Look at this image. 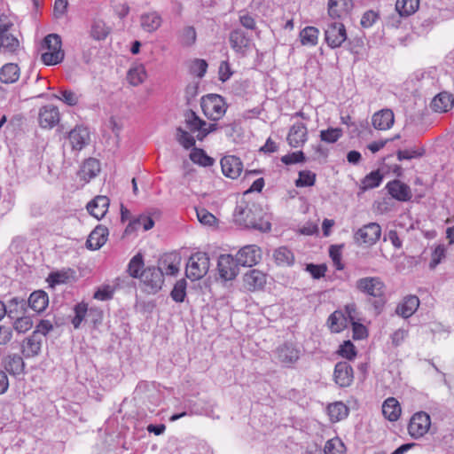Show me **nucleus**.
Listing matches in <instances>:
<instances>
[{"label": "nucleus", "mask_w": 454, "mask_h": 454, "mask_svg": "<svg viewBox=\"0 0 454 454\" xmlns=\"http://www.w3.org/2000/svg\"><path fill=\"white\" fill-rule=\"evenodd\" d=\"M233 217L235 223L244 228L268 231L271 227L264 218L262 207L255 203L241 201L236 206Z\"/></svg>", "instance_id": "nucleus-1"}, {"label": "nucleus", "mask_w": 454, "mask_h": 454, "mask_svg": "<svg viewBox=\"0 0 454 454\" xmlns=\"http://www.w3.org/2000/svg\"><path fill=\"white\" fill-rule=\"evenodd\" d=\"M356 288L376 300L372 302L375 309L380 313L385 303V291L386 286L384 282L379 277H364L356 280Z\"/></svg>", "instance_id": "nucleus-2"}, {"label": "nucleus", "mask_w": 454, "mask_h": 454, "mask_svg": "<svg viewBox=\"0 0 454 454\" xmlns=\"http://www.w3.org/2000/svg\"><path fill=\"white\" fill-rule=\"evenodd\" d=\"M61 38L57 34H50L43 39V48L47 51L42 54V60L45 65L51 66L60 63L64 59Z\"/></svg>", "instance_id": "nucleus-3"}, {"label": "nucleus", "mask_w": 454, "mask_h": 454, "mask_svg": "<svg viewBox=\"0 0 454 454\" xmlns=\"http://www.w3.org/2000/svg\"><path fill=\"white\" fill-rule=\"evenodd\" d=\"M209 267L208 254L204 252H197L189 258L186 264V277L192 281L199 280L207 273Z\"/></svg>", "instance_id": "nucleus-4"}, {"label": "nucleus", "mask_w": 454, "mask_h": 454, "mask_svg": "<svg viewBox=\"0 0 454 454\" xmlns=\"http://www.w3.org/2000/svg\"><path fill=\"white\" fill-rule=\"evenodd\" d=\"M201 108L204 114L210 120H220L226 112V103L217 94H208L201 98Z\"/></svg>", "instance_id": "nucleus-5"}, {"label": "nucleus", "mask_w": 454, "mask_h": 454, "mask_svg": "<svg viewBox=\"0 0 454 454\" xmlns=\"http://www.w3.org/2000/svg\"><path fill=\"white\" fill-rule=\"evenodd\" d=\"M140 279L146 293L156 294L161 289L164 283L162 269L148 267L141 272Z\"/></svg>", "instance_id": "nucleus-6"}, {"label": "nucleus", "mask_w": 454, "mask_h": 454, "mask_svg": "<svg viewBox=\"0 0 454 454\" xmlns=\"http://www.w3.org/2000/svg\"><path fill=\"white\" fill-rule=\"evenodd\" d=\"M431 427V418L426 411L415 412L408 424V433L415 440L423 437Z\"/></svg>", "instance_id": "nucleus-7"}, {"label": "nucleus", "mask_w": 454, "mask_h": 454, "mask_svg": "<svg viewBox=\"0 0 454 454\" xmlns=\"http://www.w3.org/2000/svg\"><path fill=\"white\" fill-rule=\"evenodd\" d=\"M239 266L237 259L231 254H221L218 258L219 276L224 281L232 280L238 276Z\"/></svg>", "instance_id": "nucleus-8"}, {"label": "nucleus", "mask_w": 454, "mask_h": 454, "mask_svg": "<svg viewBox=\"0 0 454 454\" xmlns=\"http://www.w3.org/2000/svg\"><path fill=\"white\" fill-rule=\"evenodd\" d=\"M326 43L331 48L340 47L347 39L345 26L338 21H332L325 30Z\"/></svg>", "instance_id": "nucleus-9"}, {"label": "nucleus", "mask_w": 454, "mask_h": 454, "mask_svg": "<svg viewBox=\"0 0 454 454\" xmlns=\"http://www.w3.org/2000/svg\"><path fill=\"white\" fill-rule=\"evenodd\" d=\"M381 227L377 223L364 225L355 233V239L360 244L374 245L380 238Z\"/></svg>", "instance_id": "nucleus-10"}, {"label": "nucleus", "mask_w": 454, "mask_h": 454, "mask_svg": "<svg viewBox=\"0 0 454 454\" xmlns=\"http://www.w3.org/2000/svg\"><path fill=\"white\" fill-rule=\"evenodd\" d=\"M235 258L240 266L252 267L262 259V251L255 245H247L238 251Z\"/></svg>", "instance_id": "nucleus-11"}, {"label": "nucleus", "mask_w": 454, "mask_h": 454, "mask_svg": "<svg viewBox=\"0 0 454 454\" xmlns=\"http://www.w3.org/2000/svg\"><path fill=\"white\" fill-rule=\"evenodd\" d=\"M231 49L239 56L245 57L250 50L251 40L244 31L239 28L233 29L229 35Z\"/></svg>", "instance_id": "nucleus-12"}, {"label": "nucleus", "mask_w": 454, "mask_h": 454, "mask_svg": "<svg viewBox=\"0 0 454 454\" xmlns=\"http://www.w3.org/2000/svg\"><path fill=\"white\" fill-rule=\"evenodd\" d=\"M243 286L249 292L262 290L267 282V276L264 272L253 269L247 271L243 277Z\"/></svg>", "instance_id": "nucleus-13"}, {"label": "nucleus", "mask_w": 454, "mask_h": 454, "mask_svg": "<svg viewBox=\"0 0 454 454\" xmlns=\"http://www.w3.org/2000/svg\"><path fill=\"white\" fill-rule=\"evenodd\" d=\"M39 124L43 129H52L60 120L59 111L53 105L43 106L39 112Z\"/></svg>", "instance_id": "nucleus-14"}, {"label": "nucleus", "mask_w": 454, "mask_h": 454, "mask_svg": "<svg viewBox=\"0 0 454 454\" xmlns=\"http://www.w3.org/2000/svg\"><path fill=\"white\" fill-rule=\"evenodd\" d=\"M275 355L279 363L290 366L299 359L300 350L291 343H285L276 349Z\"/></svg>", "instance_id": "nucleus-15"}, {"label": "nucleus", "mask_w": 454, "mask_h": 454, "mask_svg": "<svg viewBox=\"0 0 454 454\" xmlns=\"http://www.w3.org/2000/svg\"><path fill=\"white\" fill-rule=\"evenodd\" d=\"M12 26V22L0 24V49L3 48L9 52H14L20 47L19 40L9 33Z\"/></svg>", "instance_id": "nucleus-16"}, {"label": "nucleus", "mask_w": 454, "mask_h": 454, "mask_svg": "<svg viewBox=\"0 0 454 454\" xmlns=\"http://www.w3.org/2000/svg\"><path fill=\"white\" fill-rule=\"evenodd\" d=\"M221 168L225 176L235 179L241 174L243 164L239 158L234 155H227L222 158Z\"/></svg>", "instance_id": "nucleus-17"}, {"label": "nucleus", "mask_w": 454, "mask_h": 454, "mask_svg": "<svg viewBox=\"0 0 454 454\" xmlns=\"http://www.w3.org/2000/svg\"><path fill=\"white\" fill-rule=\"evenodd\" d=\"M333 376L340 387H348L353 381V369L348 362H339L335 364Z\"/></svg>", "instance_id": "nucleus-18"}, {"label": "nucleus", "mask_w": 454, "mask_h": 454, "mask_svg": "<svg viewBox=\"0 0 454 454\" xmlns=\"http://www.w3.org/2000/svg\"><path fill=\"white\" fill-rule=\"evenodd\" d=\"M386 189L394 199L399 201H408L412 197L410 186L397 179L388 182Z\"/></svg>", "instance_id": "nucleus-19"}, {"label": "nucleus", "mask_w": 454, "mask_h": 454, "mask_svg": "<svg viewBox=\"0 0 454 454\" xmlns=\"http://www.w3.org/2000/svg\"><path fill=\"white\" fill-rule=\"evenodd\" d=\"M308 138V130L305 124L294 123L289 129L287 141L290 146L297 148L302 146Z\"/></svg>", "instance_id": "nucleus-20"}, {"label": "nucleus", "mask_w": 454, "mask_h": 454, "mask_svg": "<svg viewBox=\"0 0 454 454\" xmlns=\"http://www.w3.org/2000/svg\"><path fill=\"white\" fill-rule=\"evenodd\" d=\"M68 139L73 150L81 151L90 141V132L83 126H76L69 132Z\"/></svg>", "instance_id": "nucleus-21"}, {"label": "nucleus", "mask_w": 454, "mask_h": 454, "mask_svg": "<svg viewBox=\"0 0 454 454\" xmlns=\"http://www.w3.org/2000/svg\"><path fill=\"white\" fill-rule=\"evenodd\" d=\"M108 229L103 225H98L89 235L86 241V247L90 250H98L107 240Z\"/></svg>", "instance_id": "nucleus-22"}, {"label": "nucleus", "mask_w": 454, "mask_h": 454, "mask_svg": "<svg viewBox=\"0 0 454 454\" xmlns=\"http://www.w3.org/2000/svg\"><path fill=\"white\" fill-rule=\"evenodd\" d=\"M419 306V298L415 295H408L398 303L395 308V313L403 318H408L417 311Z\"/></svg>", "instance_id": "nucleus-23"}, {"label": "nucleus", "mask_w": 454, "mask_h": 454, "mask_svg": "<svg viewBox=\"0 0 454 454\" xmlns=\"http://www.w3.org/2000/svg\"><path fill=\"white\" fill-rule=\"evenodd\" d=\"M110 200L106 196L98 195L87 205L89 213L97 219L103 218L109 207Z\"/></svg>", "instance_id": "nucleus-24"}, {"label": "nucleus", "mask_w": 454, "mask_h": 454, "mask_svg": "<svg viewBox=\"0 0 454 454\" xmlns=\"http://www.w3.org/2000/svg\"><path fill=\"white\" fill-rule=\"evenodd\" d=\"M395 121L394 113L390 109H382L372 115V122L375 129L386 130L390 129Z\"/></svg>", "instance_id": "nucleus-25"}, {"label": "nucleus", "mask_w": 454, "mask_h": 454, "mask_svg": "<svg viewBox=\"0 0 454 454\" xmlns=\"http://www.w3.org/2000/svg\"><path fill=\"white\" fill-rule=\"evenodd\" d=\"M42 337L37 333H33L27 338L22 345V353L26 357L36 356L41 351Z\"/></svg>", "instance_id": "nucleus-26"}, {"label": "nucleus", "mask_w": 454, "mask_h": 454, "mask_svg": "<svg viewBox=\"0 0 454 454\" xmlns=\"http://www.w3.org/2000/svg\"><path fill=\"white\" fill-rule=\"evenodd\" d=\"M454 105V96L448 92H441L435 96L431 103L435 112L445 113L450 110Z\"/></svg>", "instance_id": "nucleus-27"}, {"label": "nucleus", "mask_w": 454, "mask_h": 454, "mask_svg": "<svg viewBox=\"0 0 454 454\" xmlns=\"http://www.w3.org/2000/svg\"><path fill=\"white\" fill-rule=\"evenodd\" d=\"M162 19L157 12H150L141 15L140 24L142 28L148 32L153 33L161 26Z\"/></svg>", "instance_id": "nucleus-28"}, {"label": "nucleus", "mask_w": 454, "mask_h": 454, "mask_svg": "<svg viewBox=\"0 0 454 454\" xmlns=\"http://www.w3.org/2000/svg\"><path fill=\"white\" fill-rule=\"evenodd\" d=\"M401 412V405L394 397H388L382 404V413L389 421H396L400 418Z\"/></svg>", "instance_id": "nucleus-29"}, {"label": "nucleus", "mask_w": 454, "mask_h": 454, "mask_svg": "<svg viewBox=\"0 0 454 454\" xmlns=\"http://www.w3.org/2000/svg\"><path fill=\"white\" fill-rule=\"evenodd\" d=\"M7 308L6 314L10 318H15L20 315L27 313V303L23 298L13 297L5 305Z\"/></svg>", "instance_id": "nucleus-30"}, {"label": "nucleus", "mask_w": 454, "mask_h": 454, "mask_svg": "<svg viewBox=\"0 0 454 454\" xmlns=\"http://www.w3.org/2000/svg\"><path fill=\"white\" fill-rule=\"evenodd\" d=\"M4 367L10 374L19 375L23 372L25 363L20 356L9 355L4 359Z\"/></svg>", "instance_id": "nucleus-31"}, {"label": "nucleus", "mask_w": 454, "mask_h": 454, "mask_svg": "<svg viewBox=\"0 0 454 454\" xmlns=\"http://www.w3.org/2000/svg\"><path fill=\"white\" fill-rule=\"evenodd\" d=\"M27 307L39 313L45 309L48 305V295L43 291H36L30 294L27 301Z\"/></svg>", "instance_id": "nucleus-32"}, {"label": "nucleus", "mask_w": 454, "mask_h": 454, "mask_svg": "<svg viewBox=\"0 0 454 454\" xmlns=\"http://www.w3.org/2000/svg\"><path fill=\"white\" fill-rule=\"evenodd\" d=\"M20 70L17 64L8 63L0 70V81L4 83H13L18 81Z\"/></svg>", "instance_id": "nucleus-33"}, {"label": "nucleus", "mask_w": 454, "mask_h": 454, "mask_svg": "<svg viewBox=\"0 0 454 454\" xmlns=\"http://www.w3.org/2000/svg\"><path fill=\"white\" fill-rule=\"evenodd\" d=\"M110 27L103 20L94 19L92 20L90 34L93 39L97 41L105 40L110 34Z\"/></svg>", "instance_id": "nucleus-34"}, {"label": "nucleus", "mask_w": 454, "mask_h": 454, "mask_svg": "<svg viewBox=\"0 0 454 454\" xmlns=\"http://www.w3.org/2000/svg\"><path fill=\"white\" fill-rule=\"evenodd\" d=\"M328 325L332 332L340 333L347 328L348 324L342 310H335L328 318Z\"/></svg>", "instance_id": "nucleus-35"}, {"label": "nucleus", "mask_w": 454, "mask_h": 454, "mask_svg": "<svg viewBox=\"0 0 454 454\" xmlns=\"http://www.w3.org/2000/svg\"><path fill=\"white\" fill-rule=\"evenodd\" d=\"M328 415L331 421H340L348 415V408L341 402L331 403L327 407Z\"/></svg>", "instance_id": "nucleus-36"}, {"label": "nucleus", "mask_w": 454, "mask_h": 454, "mask_svg": "<svg viewBox=\"0 0 454 454\" xmlns=\"http://www.w3.org/2000/svg\"><path fill=\"white\" fill-rule=\"evenodd\" d=\"M185 124L186 127L192 131H198V134L202 135V130L207 126V122L201 120L193 111L190 110L185 113Z\"/></svg>", "instance_id": "nucleus-37"}, {"label": "nucleus", "mask_w": 454, "mask_h": 454, "mask_svg": "<svg viewBox=\"0 0 454 454\" xmlns=\"http://www.w3.org/2000/svg\"><path fill=\"white\" fill-rule=\"evenodd\" d=\"M319 30L315 27H306L300 32V39L302 45L315 46L317 43Z\"/></svg>", "instance_id": "nucleus-38"}, {"label": "nucleus", "mask_w": 454, "mask_h": 454, "mask_svg": "<svg viewBox=\"0 0 454 454\" xmlns=\"http://www.w3.org/2000/svg\"><path fill=\"white\" fill-rule=\"evenodd\" d=\"M419 6V0H397L395 10L401 16H410L413 14Z\"/></svg>", "instance_id": "nucleus-39"}, {"label": "nucleus", "mask_w": 454, "mask_h": 454, "mask_svg": "<svg viewBox=\"0 0 454 454\" xmlns=\"http://www.w3.org/2000/svg\"><path fill=\"white\" fill-rule=\"evenodd\" d=\"M81 171L84 179H92L100 172V163L98 160L90 158L84 161Z\"/></svg>", "instance_id": "nucleus-40"}, {"label": "nucleus", "mask_w": 454, "mask_h": 454, "mask_svg": "<svg viewBox=\"0 0 454 454\" xmlns=\"http://www.w3.org/2000/svg\"><path fill=\"white\" fill-rule=\"evenodd\" d=\"M181 258L176 254H171L166 255L162 261L161 264L164 268L166 274L168 275H175L179 270Z\"/></svg>", "instance_id": "nucleus-41"}, {"label": "nucleus", "mask_w": 454, "mask_h": 454, "mask_svg": "<svg viewBox=\"0 0 454 454\" xmlns=\"http://www.w3.org/2000/svg\"><path fill=\"white\" fill-rule=\"evenodd\" d=\"M274 258L277 264L281 266H290L294 261L292 251L285 247H279L275 251Z\"/></svg>", "instance_id": "nucleus-42"}, {"label": "nucleus", "mask_w": 454, "mask_h": 454, "mask_svg": "<svg viewBox=\"0 0 454 454\" xmlns=\"http://www.w3.org/2000/svg\"><path fill=\"white\" fill-rule=\"evenodd\" d=\"M146 78V71L144 66L138 65L129 69L127 79L133 86L141 84Z\"/></svg>", "instance_id": "nucleus-43"}, {"label": "nucleus", "mask_w": 454, "mask_h": 454, "mask_svg": "<svg viewBox=\"0 0 454 454\" xmlns=\"http://www.w3.org/2000/svg\"><path fill=\"white\" fill-rule=\"evenodd\" d=\"M197 34L193 27L188 26L184 27L178 35L179 43L184 47H190L196 42Z\"/></svg>", "instance_id": "nucleus-44"}, {"label": "nucleus", "mask_w": 454, "mask_h": 454, "mask_svg": "<svg viewBox=\"0 0 454 454\" xmlns=\"http://www.w3.org/2000/svg\"><path fill=\"white\" fill-rule=\"evenodd\" d=\"M190 159L192 162L203 167H209L214 164V159L209 157L204 150L194 148L190 153Z\"/></svg>", "instance_id": "nucleus-45"}, {"label": "nucleus", "mask_w": 454, "mask_h": 454, "mask_svg": "<svg viewBox=\"0 0 454 454\" xmlns=\"http://www.w3.org/2000/svg\"><path fill=\"white\" fill-rule=\"evenodd\" d=\"M383 175L379 170L372 171L362 180L361 186L363 190H370L378 187L382 182Z\"/></svg>", "instance_id": "nucleus-46"}, {"label": "nucleus", "mask_w": 454, "mask_h": 454, "mask_svg": "<svg viewBox=\"0 0 454 454\" xmlns=\"http://www.w3.org/2000/svg\"><path fill=\"white\" fill-rule=\"evenodd\" d=\"M144 267V258L142 254L138 253L134 255L129 262L128 272L132 278H140L141 269Z\"/></svg>", "instance_id": "nucleus-47"}, {"label": "nucleus", "mask_w": 454, "mask_h": 454, "mask_svg": "<svg viewBox=\"0 0 454 454\" xmlns=\"http://www.w3.org/2000/svg\"><path fill=\"white\" fill-rule=\"evenodd\" d=\"M187 282L184 278L179 279L175 284L170 296L176 302H183L186 297Z\"/></svg>", "instance_id": "nucleus-48"}, {"label": "nucleus", "mask_w": 454, "mask_h": 454, "mask_svg": "<svg viewBox=\"0 0 454 454\" xmlns=\"http://www.w3.org/2000/svg\"><path fill=\"white\" fill-rule=\"evenodd\" d=\"M345 451L346 447L338 437L328 440L325 445V454H344Z\"/></svg>", "instance_id": "nucleus-49"}, {"label": "nucleus", "mask_w": 454, "mask_h": 454, "mask_svg": "<svg viewBox=\"0 0 454 454\" xmlns=\"http://www.w3.org/2000/svg\"><path fill=\"white\" fill-rule=\"evenodd\" d=\"M33 327V321L29 316L20 315L15 317L13 329L19 333H25Z\"/></svg>", "instance_id": "nucleus-50"}, {"label": "nucleus", "mask_w": 454, "mask_h": 454, "mask_svg": "<svg viewBox=\"0 0 454 454\" xmlns=\"http://www.w3.org/2000/svg\"><path fill=\"white\" fill-rule=\"evenodd\" d=\"M74 310V317L72 320V324L75 329H78L87 315L88 304L84 302L78 303L75 305Z\"/></svg>", "instance_id": "nucleus-51"}, {"label": "nucleus", "mask_w": 454, "mask_h": 454, "mask_svg": "<svg viewBox=\"0 0 454 454\" xmlns=\"http://www.w3.org/2000/svg\"><path fill=\"white\" fill-rule=\"evenodd\" d=\"M316 181V174L310 170H302L299 172V178L295 184L297 187H306L314 185Z\"/></svg>", "instance_id": "nucleus-52"}, {"label": "nucleus", "mask_w": 454, "mask_h": 454, "mask_svg": "<svg viewBox=\"0 0 454 454\" xmlns=\"http://www.w3.org/2000/svg\"><path fill=\"white\" fill-rule=\"evenodd\" d=\"M342 135L341 129L329 128L320 131V138L326 143H335Z\"/></svg>", "instance_id": "nucleus-53"}, {"label": "nucleus", "mask_w": 454, "mask_h": 454, "mask_svg": "<svg viewBox=\"0 0 454 454\" xmlns=\"http://www.w3.org/2000/svg\"><path fill=\"white\" fill-rule=\"evenodd\" d=\"M176 140L185 149H189L195 145L194 137L180 127L176 129Z\"/></svg>", "instance_id": "nucleus-54"}, {"label": "nucleus", "mask_w": 454, "mask_h": 454, "mask_svg": "<svg viewBox=\"0 0 454 454\" xmlns=\"http://www.w3.org/2000/svg\"><path fill=\"white\" fill-rule=\"evenodd\" d=\"M154 225V222L151 216L147 215H141L135 220H133L129 227H132L133 229H137L139 226H143L145 231H148L152 229Z\"/></svg>", "instance_id": "nucleus-55"}, {"label": "nucleus", "mask_w": 454, "mask_h": 454, "mask_svg": "<svg viewBox=\"0 0 454 454\" xmlns=\"http://www.w3.org/2000/svg\"><path fill=\"white\" fill-rule=\"evenodd\" d=\"M207 63L204 59H196L190 66V72L198 77H203L207 72Z\"/></svg>", "instance_id": "nucleus-56"}, {"label": "nucleus", "mask_w": 454, "mask_h": 454, "mask_svg": "<svg viewBox=\"0 0 454 454\" xmlns=\"http://www.w3.org/2000/svg\"><path fill=\"white\" fill-rule=\"evenodd\" d=\"M55 98L70 106H76L79 102V96L75 92L67 90H61L60 96L55 95Z\"/></svg>", "instance_id": "nucleus-57"}, {"label": "nucleus", "mask_w": 454, "mask_h": 454, "mask_svg": "<svg viewBox=\"0 0 454 454\" xmlns=\"http://www.w3.org/2000/svg\"><path fill=\"white\" fill-rule=\"evenodd\" d=\"M196 215L200 223L211 226L216 222L215 216L206 208H196Z\"/></svg>", "instance_id": "nucleus-58"}, {"label": "nucleus", "mask_w": 454, "mask_h": 454, "mask_svg": "<svg viewBox=\"0 0 454 454\" xmlns=\"http://www.w3.org/2000/svg\"><path fill=\"white\" fill-rule=\"evenodd\" d=\"M305 160V155L301 151L294 152L281 158V161L286 165L302 162Z\"/></svg>", "instance_id": "nucleus-59"}, {"label": "nucleus", "mask_w": 454, "mask_h": 454, "mask_svg": "<svg viewBox=\"0 0 454 454\" xmlns=\"http://www.w3.org/2000/svg\"><path fill=\"white\" fill-rule=\"evenodd\" d=\"M114 289L110 286H104L98 288L93 295V298L99 301H108L113 298Z\"/></svg>", "instance_id": "nucleus-60"}, {"label": "nucleus", "mask_w": 454, "mask_h": 454, "mask_svg": "<svg viewBox=\"0 0 454 454\" xmlns=\"http://www.w3.org/2000/svg\"><path fill=\"white\" fill-rule=\"evenodd\" d=\"M378 18L379 15L377 12L372 10L367 11L363 14L360 24L364 28L371 27L376 22Z\"/></svg>", "instance_id": "nucleus-61"}, {"label": "nucleus", "mask_w": 454, "mask_h": 454, "mask_svg": "<svg viewBox=\"0 0 454 454\" xmlns=\"http://www.w3.org/2000/svg\"><path fill=\"white\" fill-rule=\"evenodd\" d=\"M339 353L341 356L349 360L353 359L356 355L355 346L349 340L345 341L344 344L340 346Z\"/></svg>", "instance_id": "nucleus-62"}, {"label": "nucleus", "mask_w": 454, "mask_h": 454, "mask_svg": "<svg viewBox=\"0 0 454 454\" xmlns=\"http://www.w3.org/2000/svg\"><path fill=\"white\" fill-rule=\"evenodd\" d=\"M343 312L348 325H351L359 320L356 304L350 303L346 305Z\"/></svg>", "instance_id": "nucleus-63"}, {"label": "nucleus", "mask_w": 454, "mask_h": 454, "mask_svg": "<svg viewBox=\"0 0 454 454\" xmlns=\"http://www.w3.org/2000/svg\"><path fill=\"white\" fill-rule=\"evenodd\" d=\"M306 270L309 271L314 278L318 279L325 276V273L326 271V266L324 264L316 265L313 263H309L307 264Z\"/></svg>", "instance_id": "nucleus-64"}]
</instances>
